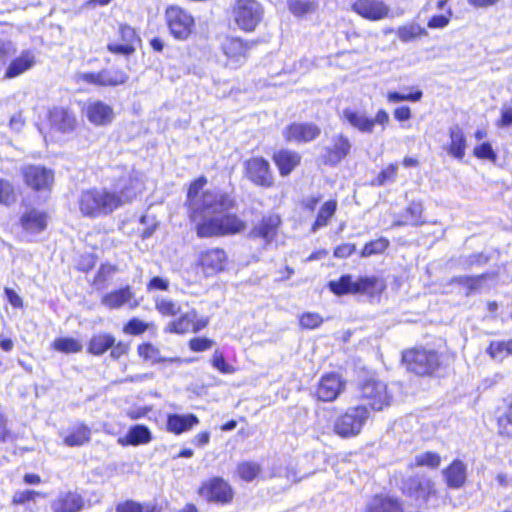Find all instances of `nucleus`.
I'll use <instances>...</instances> for the list:
<instances>
[{"instance_id": "f257e3e1", "label": "nucleus", "mask_w": 512, "mask_h": 512, "mask_svg": "<svg viewBox=\"0 0 512 512\" xmlns=\"http://www.w3.org/2000/svg\"><path fill=\"white\" fill-rule=\"evenodd\" d=\"M206 183V179L201 177L195 180L189 187L187 198L193 217L201 213H215L225 209H232L235 206L234 200L227 194L220 191H204L201 195L200 190Z\"/></svg>"}, {"instance_id": "f03ea898", "label": "nucleus", "mask_w": 512, "mask_h": 512, "mask_svg": "<svg viewBox=\"0 0 512 512\" xmlns=\"http://www.w3.org/2000/svg\"><path fill=\"white\" fill-rule=\"evenodd\" d=\"M230 209L215 213H201V220L196 224V234L200 238L233 235L242 232L246 223L235 214L228 213Z\"/></svg>"}, {"instance_id": "7ed1b4c3", "label": "nucleus", "mask_w": 512, "mask_h": 512, "mask_svg": "<svg viewBox=\"0 0 512 512\" xmlns=\"http://www.w3.org/2000/svg\"><path fill=\"white\" fill-rule=\"evenodd\" d=\"M117 203L118 200L107 188L93 187L82 190L77 199L80 213L91 219L112 214L118 209Z\"/></svg>"}, {"instance_id": "20e7f679", "label": "nucleus", "mask_w": 512, "mask_h": 512, "mask_svg": "<svg viewBox=\"0 0 512 512\" xmlns=\"http://www.w3.org/2000/svg\"><path fill=\"white\" fill-rule=\"evenodd\" d=\"M358 398L375 411H382L393 402V394L388 390L387 384L374 377L365 378L358 383Z\"/></svg>"}, {"instance_id": "39448f33", "label": "nucleus", "mask_w": 512, "mask_h": 512, "mask_svg": "<svg viewBox=\"0 0 512 512\" xmlns=\"http://www.w3.org/2000/svg\"><path fill=\"white\" fill-rule=\"evenodd\" d=\"M370 417V411L365 405L348 408L339 415L333 423V431L342 438H351L360 434Z\"/></svg>"}, {"instance_id": "423d86ee", "label": "nucleus", "mask_w": 512, "mask_h": 512, "mask_svg": "<svg viewBox=\"0 0 512 512\" xmlns=\"http://www.w3.org/2000/svg\"><path fill=\"white\" fill-rule=\"evenodd\" d=\"M144 186L139 172L131 169L122 170L113 184L112 194L118 200L117 207L131 203L142 192Z\"/></svg>"}, {"instance_id": "0eeeda50", "label": "nucleus", "mask_w": 512, "mask_h": 512, "mask_svg": "<svg viewBox=\"0 0 512 512\" xmlns=\"http://www.w3.org/2000/svg\"><path fill=\"white\" fill-rule=\"evenodd\" d=\"M328 286L336 295L373 293L382 288V284L375 276L359 277L354 280L351 275H343L338 280H332Z\"/></svg>"}, {"instance_id": "6e6552de", "label": "nucleus", "mask_w": 512, "mask_h": 512, "mask_svg": "<svg viewBox=\"0 0 512 512\" xmlns=\"http://www.w3.org/2000/svg\"><path fill=\"white\" fill-rule=\"evenodd\" d=\"M263 13V7L257 0H236L232 11L236 25L246 32L256 29Z\"/></svg>"}, {"instance_id": "1a4fd4ad", "label": "nucleus", "mask_w": 512, "mask_h": 512, "mask_svg": "<svg viewBox=\"0 0 512 512\" xmlns=\"http://www.w3.org/2000/svg\"><path fill=\"white\" fill-rule=\"evenodd\" d=\"M401 491L404 495L424 504L438 497V491L432 479L423 476H410L402 481Z\"/></svg>"}, {"instance_id": "9d476101", "label": "nucleus", "mask_w": 512, "mask_h": 512, "mask_svg": "<svg viewBox=\"0 0 512 512\" xmlns=\"http://www.w3.org/2000/svg\"><path fill=\"white\" fill-rule=\"evenodd\" d=\"M165 16L171 34L179 40L187 39L194 27L192 15L179 6H170Z\"/></svg>"}, {"instance_id": "9b49d317", "label": "nucleus", "mask_w": 512, "mask_h": 512, "mask_svg": "<svg viewBox=\"0 0 512 512\" xmlns=\"http://www.w3.org/2000/svg\"><path fill=\"white\" fill-rule=\"evenodd\" d=\"M23 181L34 191L50 190L54 182V173L40 165H24L20 168Z\"/></svg>"}, {"instance_id": "f8f14e48", "label": "nucleus", "mask_w": 512, "mask_h": 512, "mask_svg": "<svg viewBox=\"0 0 512 512\" xmlns=\"http://www.w3.org/2000/svg\"><path fill=\"white\" fill-rule=\"evenodd\" d=\"M77 81H83L97 86H119L125 84L129 76L121 69H103L99 72L78 73Z\"/></svg>"}, {"instance_id": "ddd939ff", "label": "nucleus", "mask_w": 512, "mask_h": 512, "mask_svg": "<svg viewBox=\"0 0 512 512\" xmlns=\"http://www.w3.org/2000/svg\"><path fill=\"white\" fill-rule=\"evenodd\" d=\"M199 495L208 502L223 505L232 501L233 491L226 481L215 477L202 484L199 488Z\"/></svg>"}, {"instance_id": "4468645a", "label": "nucleus", "mask_w": 512, "mask_h": 512, "mask_svg": "<svg viewBox=\"0 0 512 512\" xmlns=\"http://www.w3.org/2000/svg\"><path fill=\"white\" fill-rule=\"evenodd\" d=\"M247 178L255 185L269 188L274 184L270 164L262 157H253L245 162Z\"/></svg>"}, {"instance_id": "2eb2a0df", "label": "nucleus", "mask_w": 512, "mask_h": 512, "mask_svg": "<svg viewBox=\"0 0 512 512\" xmlns=\"http://www.w3.org/2000/svg\"><path fill=\"white\" fill-rule=\"evenodd\" d=\"M406 369L419 376L431 375L439 367L438 354H401Z\"/></svg>"}, {"instance_id": "dca6fc26", "label": "nucleus", "mask_w": 512, "mask_h": 512, "mask_svg": "<svg viewBox=\"0 0 512 512\" xmlns=\"http://www.w3.org/2000/svg\"><path fill=\"white\" fill-rule=\"evenodd\" d=\"M352 9L361 17L370 21H380L390 17L391 9L381 0H356Z\"/></svg>"}, {"instance_id": "f3484780", "label": "nucleus", "mask_w": 512, "mask_h": 512, "mask_svg": "<svg viewBox=\"0 0 512 512\" xmlns=\"http://www.w3.org/2000/svg\"><path fill=\"white\" fill-rule=\"evenodd\" d=\"M253 43L244 42L240 38L228 37L222 43V51L228 59L229 65L239 67L245 63L249 49Z\"/></svg>"}, {"instance_id": "a211bd4d", "label": "nucleus", "mask_w": 512, "mask_h": 512, "mask_svg": "<svg viewBox=\"0 0 512 512\" xmlns=\"http://www.w3.org/2000/svg\"><path fill=\"white\" fill-rule=\"evenodd\" d=\"M48 120L50 128L61 133H70L77 125L74 112L62 106L51 108L48 113Z\"/></svg>"}, {"instance_id": "6ab92c4d", "label": "nucleus", "mask_w": 512, "mask_h": 512, "mask_svg": "<svg viewBox=\"0 0 512 512\" xmlns=\"http://www.w3.org/2000/svg\"><path fill=\"white\" fill-rule=\"evenodd\" d=\"M345 388V381L341 376L335 373H328L321 377L316 396L323 402H331L337 399Z\"/></svg>"}, {"instance_id": "aec40b11", "label": "nucleus", "mask_w": 512, "mask_h": 512, "mask_svg": "<svg viewBox=\"0 0 512 512\" xmlns=\"http://www.w3.org/2000/svg\"><path fill=\"white\" fill-rule=\"evenodd\" d=\"M198 261L205 276H212L225 269L227 255L223 249L213 248L202 252Z\"/></svg>"}, {"instance_id": "412c9836", "label": "nucleus", "mask_w": 512, "mask_h": 512, "mask_svg": "<svg viewBox=\"0 0 512 512\" xmlns=\"http://www.w3.org/2000/svg\"><path fill=\"white\" fill-rule=\"evenodd\" d=\"M119 35L122 43L110 42L107 49L114 54L131 55L136 51V45L141 42L136 31L128 26L121 25L119 27Z\"/></svg>"}, {"instance_id": "4be33fe9", "label": "nucleus", "mask_w": 512, "mask_h": 512, "mask_svg": "<svg viewBox=\"0 0 512 512\" xmlns=\"http://www.w3.org/2000/svg\"><path fill=\"white\" fill-rule=\"evenodd\" d=\"M352 144L343 134L334 135L331 145L325 149L324 163L335 166L339 164L351 151Z\"/></svg>"}, {"instance_id": "5701e85b", "label": "nucleus", "mask_w": 512, "mask_h": 512, "mask_svg": "<svg viewBox=\"0 0 512 512\" xmlns=\"http://www.w3.org/2000/svg\"><path fill=\"white\" fill-rule=\"evenodd\" d=\"M321 129L313 123H293L284 132L287 141L310 142L316 139Z\"/></svg>"}, {"instance_id": "b1692460", "label": "nucleus", "mask_w": 512, "mask_h": 512, "mask_svg": "<svg viewBox=\"0 0 512 512\" xmlns=\"http://www.w3.org/2000/svg\"><path fill=\"white\" fill-rule=\"evenodd\" d=\"M281 219L277 214H268L255 225L250 231L251 238H262L266 243H270L277 235Z\"/></svg>"}, {"instance_id": "393cba45", "label": "nucleus", "mask_w": 512, "mask_h": 512, "mask_svg": "<svg viewBox=\"0 0 512 512\" xmlns=\"http://www.w3.org/2000/svg\"><path fill=\"white\" fill-rule=\"evenodd\" d=\"M444 481L450 489L462 488L467 480V466L459 459H455L448 467L442 470Z\"/></svg>"}, {"instance_id": "a878e982", "label": "nucleus", "mask_w": 512, "mask_h": 512, "mask_svg": "<svg viewBox=\"0 0 512 512\" xmlns=\"http://www.w3.org/2000/svg\"><path fill=\"white\" fill-rule=\"evenodd\" d=\"M86 115L88 120L97 126L110 124L114 119L113 108L102 101L89 103L86 108Z\"/></svg>"}, {"instance_id": "bb28decb", "label": "nucleus", "mask_w": 512, "mask_h": 512, "mask_svg": "<svg viewBox=\"0 0 512 512\" xmlns=\"http://www.w3.org/2000/svg\"><path fill=\"white\" fill-rule=\"evenodd\" d=\"M365 512H404L402 501L397 497L378 494L366 504Z\"/></svg>"}, {"instance_id": "cd10ccee", "label": "nucleus", "mask_w": 512, "mask_h": 512, "mask_svg": "<svg viewBox=\"0 0 512 512\" xmlns=\"http://www.w3.org/2000/svg\"><path fill=\"white\" fill-rule=\"evenodd\" d=\"M53 512H79L84 507L83 497L75 492L60 494L52 502Z\"/></svg>"}, {"instance_id": "c85d7f7f", "label": "nucleus", "mask_w": 512, "mask_h": 512, "mask_svg": "<svg viewBox=\"0 0 512 512\" xmlns=\"http://www.w3.org/2000/svg\"><path fill=\"white\" fill-rule=\"evenodd\" d=\"M35 64V56L29 51H23L19 57L14 59L7 67L4 78L12 79L20 76L24 72L31 69Z\"/></svg>"}, {"instance_id": "c756f323", "label": "nucleus", "mask_w": 512, "mask_h": 512, "mask_svg": "<svg viewBox=\"0 0 512 512\" xmlns=\"http://www.w3.org/2000/svg\"><path fill=\"white\" fill-rule=\"evenodd\" d=\"M273 160L282 176H288L300 163L301 156L295 152L282 149L273 155Z\"/></svg>"}, {"instance_id": "7c9ffc66", "label": "nucleus", "mask_w": 512, "mask_h": 512, "mask_svg": "<svg viewBox=\"0 0 512 512\" xmlns=\"http://www.w3.org/2000/svg\"><path fill=\"white\" fill-rule=\"evenodd\" d=\"M134 299V293L130 286L112 291L104 295L101 303L109 309H118L126 304H130Z\"/></svg>"}, {"instance_id": "2f4dec72", "label": "nucleus", "mask_w": 512, "mask_h": 512, "mask_svg": "<svg viewBox=\"0 0 512 512\" xmlns=\"http://www.w3.org/2000/svg\"><path fill=\"white\" fill-rule=\"evenodd\" d=\"M199 420L194 414H170L167 419V428L170 432L181 434L197 425Z\"/></svg>"}, {"instance_id": "473e14b6", "label": "nucleus", "mask_w": 512, "mask_h": 512, "mask_svg": "<svg viewBox=\"0 0 512 512\" xmlns=\"http://www.w3.org/2000/svg\"><path fill=\"white\" fill-rule=\"evenodd\" d=\"M343 118L354 128L362 133L373 132L372 118L366 116L365 113L354 111L350 108H346L342 112Z\"/></svg>"}, {"instance_id": "72a5a7b5", "label": "nucleus", "mask_w": 512, "mask_h": 512, "mask_svg": "<svg viewBox=\"0 0 512 512\" xmlns=\"http://www.w3.org/2000/svg\"><path fill=\"white\" fill-rule=\"evenodd\" d=\"M22 226L25 230L38 233L47 226V215L36 209L26 212L21 218Z\"/></svg>"}, {"instance_id": "f704fd0d", "label": "nucleus", "mask_w": 512, "mask_h": 512, "mask_svg": "<svg viewBox=\"0 0 512 512\" xmlns=\"http://www.w3.org/2000/svg\"><path fill=\"white\" fill-rule=\"evenodd\" d=\"M450 139L449 153L457 159H462L465 155L466 137L459 125L450 128Z\"/></svg>"}, {"instance_id": "c9c22d12", "label": "nucleus", "mask_w": 512, "mask_h": 512, "mask_svg": "<svg viewBox=\"0 0 512 512\" xmlns=\"http://www.w3.org/2000/svg\"><path fill=\"white\" fill-rule=\"evenodd\" d=\"M151 432L144 425H135L130 428L125 439H119L121 444H129L133 446L147 444L151 441Z\"/></svg>"}, {"instance_id": "e433bc0d", "label": "nucleus", "mask_w": 512, "mask_h": 512, "mask_svg": "<svg viewBox=\"0 0 512 512\" xmlns=\"http://www.w3.org/2000/svg\"><path fill=\"white\" fill-rule=\"evenodd\" d=\"M196 318V311L190 310L182 314L177 320L170 322L166 327V331L178 334H184L186 332L192 331L194 320Z\"/></svg>"}, {"instance_id": "4c0bfd02", "label": "nucleus", "mask_w": 512, "mask_h": 512, "mask_svg": "<svg viewBox=\"0 0 512 512\" xmlns=\"http://www.w3.org/2000/svg\"><path fill=\"white\" fill-rule=\"evenodd\" d=\"M91 430L84 424H79L71 429L69 434L65 436L64 443L67 446H82L90 440Z\"/></svg>"}, {"instance_id": "58836bf2", "label": "nucleus", "mask_w": 512, "mask_h": 512, "mask_svg": "<svg viewBox=\"0 0 512 512\" xmlns=\"http://www.w3.org/2000/svg\"><path fill=\"white\" fill-rule=\"evenodd\" d=\"M396 34L402 42L406 43L420 37L428 36V31L424 27L420 26L418 23L412 22L400 26L397 29Z\"/></svg>"}, {"instance_id": "ea45409f", "label": "nucleus", "mask_w": 512, "mask_h": 512, "mask_svg": "<svg viewBox=\"0 0 512 512\" xmlns=\"http://www.w3.org/2000/svg\"><path fill=\"white\" fill-rule=\"evenodd\" d=\"M336 209V201L330 200L325 202L319 210L317 218L312 225V231L316 232L318 229L326 226L328 224V220L335 214Z\"/></svg>"}, {"instance_id": "a19ab883", "label": "nucleus", "mask_w": 512, "mask_h": 512, "mask_svg": "<svg viewBox=\"0 0 512 512\" xmlns=\"http://www.w3.org/2000/svg\"><path fill=\"white\" fill-rule=\"evenodd\" d=\"M115 345V338L109 334L95 335L89 344L88 352H106Z\"/></svg>"}, {"instance_id": "79ce46f5", "label": "nucleus", "mask_w": 512, "mask_h": 512, "mask_svg": "<svg viewBox=\"0 0 512 512\" xmlns=\"http://www.w3.org/2000/svg\"><path fill=\"white\" fill-rule=\"evenodd\" d=\"M155 307L164 316H175L181 310L177 302L163 297L156 298Z\"/></svg>"}, {"instance_id": "37998d69", "label": "nucleus", "mask_w": 512, "mask_h": 512, "mask_svg": "<svg viewBox=\"0 0 512 512\" xmlns=\"http://www.w3.org/2000/svg\"><path fill=\"white\" fill-rule=\"evenodd\" d=\"M441 463V457L436 452H424L415 456V465L417 467L426 466L432 469L437 468Z\"/></svg>"}, {"instance_id": "c03bdc74", "label": "nucleus", "mask_w": 512, "mask_h": 512, "mask_svg": "<svg viewBox=\"0 0 512 512\" xmlns=\"http://www.w3.org/2000/svg\"><path fill=\"white\" fill-rule=\"evenodd\" d=\"M238 474L245 481L254 480L261 471L260 465L255 462H243L238 465Z\"/></svg>"}, {"instance_id": "a18cd8bd", "label": "nucleus", "mask_w": 512, "mask_h": 512, "mask_svg": "<svg viewBox=\"0 0 512 512\" xmlns=\"http://www.w3.org/2000/svg\"><path fill=\"white\" fill-rule=\"evenodd\" d=\"M389 246V241L385 238H380L377 240L370 241L367 243L362 252V257H369L374 254H378L383 252Z\"/></svg>"}, {"instance_id": "49530a36", "label": "nucleus", "mask_w": 512, "mask_h": 512, "mask_svg": "<svg viewBox=\"0 0 512 512\" xmlns=\"http://www.w3.org/2000/svg\"><path fill=\"white\" fill-rule=\"evenodd\" d=\"M53 347L61 352H80L82 345L73 338H59L54 341Z\"/></svg>"}, {"instance_id": "de8ad7c7", "label": "nucleus", "mask_w": 512, "mask_h": 512, "mask_svg": "<svg viewBox=\"0 0 512 512\" xmlns=\"http://www.w3.org/2000/svg\"><path fill=\"white\" fill-rule=\"evenodd\" d=\"M452 16L453 11L449 7L444 14L432 16L427 23V27L430 29H443L448 26Z\"/></svg>"}, {"instance_id": "09e8293b", "label": "nucleus", "mask_w": 512, "mask_h": 512, "mask_svg": "<svg viewBox=\"0 0 512 512\" xmlns=\"http://www.w3.org/2000/svg\"><path fill=\"white\" fill-rule=\"evenodd\" d=\"M473 154L479 159L489 160L492 163H496L497 161V154L494 152L491 144L488 142L476 146L473 150Z\"/></svg>"}, {"instance_id": "8fccbe9b", "label": "nucleus", "mask_w": 512, "mask_h": 512, "mask_svg": "<svg viewBox=\"0 0 512 512\" xmlns=\"http://www.w3.org/2000/svg\"><path fill=\"white\" fill-rule=\"evenodd\" d=\"M116 512H159L156 507L151 505H141L133 501H127L124 504H119Z\"/></svg>"}, {"instance_id": "3c124183", "label": "nucleus", "mask_w": 512, "mask_h": 512, "mask_svg": "<svg viewBox=\"0 0 512 512\" xmlns=\"http://www.w3.org/2000/svg\"><path fill=\"white\" fill-rule=\"evenodd\" d=\"M299 322L304 329H315L323 323V318L318 313L307 312L300 316Z\"/></svg>"}, {"instance_id": "603ef678", "label": "nucleus", "mask_w": 512, "mask_h": 512, "mask_svg": "<svg viewBox=\"0 0 512 512\" xmlns=\"http://www.w3.org/2000/svg\"><path fill=\"white\" fill-rule=\"evenodd\" d=\"M15 200L14 188L5 179H0V204L9 205Z\"/></svg>"}, {"instance_id": "864d4df0", "label": "nucleus", "mask_w": 512, "mask_h": 512, "mask_svg": "<svg viewBox=\"0 0 512 512\" xmlns=\"http://www.w3.org/2000/svg\"><path fill=\"white\" fill-rule=\"evenodd\" d=\"M289 10L296 16H301L314 10V4L309 1L290 0Z\"/></svg>"}, {"instance_id": "5fc2aeb1", "label": "nucleus", "mask_w": 512, "mask_h": 512, "mask_svg": "<svg viewBox=\"0 0 512 512\" xmlns=\"http://www.w3.org/2000/svg\"><path fill=\"white\" fill-rule=\"evenodd\" d=\"M422 96H423V93L420 90H417V91H415L413 93H409V94H401L398 92H389L387 94V99L391 103H397V102H401V101L417 102V101L421 100Z\"/></svg>"}, {"instance_id": "6e6d98bb", "label": "nucleus", "mask_w": 512, "mask_h": 512, "mask_svg": "<svg viewBox=\"0 0 512 512\" xmlns=\"http://www.w3.org/2000/svg\"><path fill=\"white\" fill-rule=\"evenodd\" d=\"M212 365L222 373L231 374L236 371V368L227 363L223 354H216L212 359Z\"/></svg>"}, {"instance_id": "4d7b16f0", "label": "nucleus", "mask_w": 512, "mask_h": 512, "mask_svg": "<svg viewBox=\"0 0 512 512\" xmlns=\"http://www.w3.org/2000/svg\"><path fill=\"white\" fill-rule=\"evenodd\" d=\"M422 206L418 203H412L406 208V214L409 215L410 224L418 226L421 224L420 217L422 214Z\"/></svg>"}, {"instance_id": "13d9d810", "label": "nucleus", "mask_w": 512, "mask_h": 512, "mask_svg": "<svg viewBox=\"0 0 512 512\" xmlns=\"http://www.w3.org/2000/svg\"><path fill=\"white\" fill-rule=\"evenodd\" d=\"M146 329L147 324L137 318L131 319L124 327V331L132 335H139Z\"/></svg>"}, {"instance_id": "bf43d9fd", "label": "nucleus", "mask_w": 512, "mask_h": 512, "mask_svg": "<svg viewBox=\"0 0 512 512\" xmlns=\"http://www.w3.org/2000/svg\"><path fill=\"white\" fill-rule=\"evenodd\" d=\"M214 345L215 343L208 338H193L190 340V348L197 352L211 350L214 348Z\"/></svg>"}, {"instance_id": "052dcab7", "label": "nucleus", "mask_w": 512, "mask_h": 512, "mask_svg": "<svg viewBox=\"0 0 512 512\" xmlns=\"http://www.w3.org/2000/svg\"><path fill=\"white\" fill-rule=\"evenodd\" d=\"M398 170L397 164H390L386 169L381 171V173L378 175V184L384 185L388 181L394 180L396 173Z\"/></svg>"}, {"instance_id": "680f3d73", "label": "nucleus", "mask_w": 512, "mask_h": 512, "mask_svg": "<svg viewBox=\"0 0 512 512\" xmlns=\"http://www.w3.org/2000/svg\"><path fill=\"white\" fill-rule=\"evenodd\" d=\"M15 51L11 41L0 39V63H4Z\"/></svg>"}, {"instance_id": "e2e57ef3", "label": "nucleus", "mask_w": 512, "mask_h": 512, "mask_svg": "<svg viewBox=\"0 0 512 512\" xmlns=\"http://www.w3.org/2000/svg\"><path fill=\"white\" fill-rule=\"evenodd\" d=\"M169 288V281L167 279L161 278V277H153L149 283L147 284V289L149 291L152 290H162L166 291Z\"/></svg>"}, {"instance_id": "0e129e2a", "label": "nucleus", "mask_w": 512, "mask_h": 512, "mask_svg": "<svg viewBox=\"0 0 512 512\" xmlns=\"http://www.w3.org/2000/svg\"><path fill=\"white\" fill-rule=\"evenodd\" d=\"M486 352H509L512 353V340L504 342H491Z\"/></svg>"}, {"instance_id": "69168bd1", "label": "nucleus", "mask_w": 512, "mask_h": 512, "mask_svg": "<svg viewBox=\"0 0 512 512\" xmlns=\"http://www.w3.org/2000/svg\"><path fill=\"white\" fill-rule=\"evenodd\" d=\"M355 248V245L351 243L339 245L334 250V256L337 258L349 257L355 251Z\"/></svg>"}, {"instance_id": "338daca9", "label": "nucleus", "mask_w": 512, "mask_h": 512, "mask_svg": "<svg viewBox=\"0 0 512 512\" xmlns=\"http://www.w3.org/2000/svg\"><path fill=\"white\" fill-rule=\"evenodd\" d=\"M5 296L8 302L15 308H20L23 306L22 298L11 288H5L4 290Z\"/></svg>"}, {"instance_id": "774afa93", "label": "nucleus", "mask_w": 512, "mask_h": 512, "mask_svg": "<svg viewBox=\"0 0 512 512\" xmlns=\"http://www.w3.org/2000/svg\"><path fill=\"white\" fill-rule=\"evenodd\" d=\"M25 125V119L22 115V112L15 113L9 121V126L14 131H20Z\"/></svg>"}]
</instances>
